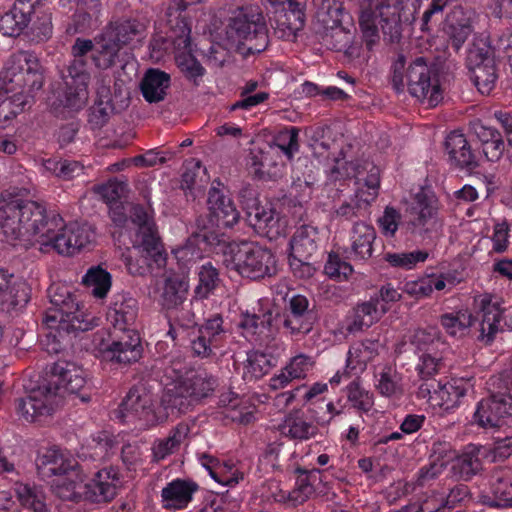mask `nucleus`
<instances>
[{
	"label": "nucleus",
	"mask_w": 512,
	"mask_h": 512,
	"mask_svg": "<svg viewBox=\"0 0 512 512\" xmlns=\"http://www.w3.org/2000/svg\"><path fill=\"white\" fill-rule=\"evenodd\" d=\"M68 394L79 396L83 402L90 400L82 368L58 360L46 366L38 384L31 387L25 397L16 400L17 413L27 422H39L42 417L51 416Z\"/></svg>",
	"instance_id": "1"
},
{
	"label": "nucleus",
	"mask_w": 512,
	"mask_h": 512,
	"mask_svg": "<svg viewBox=\"0 0 512 512\" xmlns=\"http://www.w3.org/2000/svg\"><path fill=\"white\" fill-rule=\"evenodd\" d=\"M50 307L43 322L51 331L42 344L48 353H59L63 349L65 335L85 332L97 325L96 318L86 314L80 307L76 295L65 285L52 284L48 288Z\"/></svg>",
	"instance_id": "2"
},
{
	"label": "nucleus",
	"mask_w": 512,
	"mask_h": 512,
	"mask_svg": "<svg viewBox=\"0 0 512 512\" xmlns=\"http://www.w3.org/2000/svg\"><path fill=\"white\" fill-rule=\"evenodd\" d=\"M138 301L122 295L113 304L109 317L113 329L109 333V343L100 349L104 361L118 365L137 362L143 352L139 333L131 328L138 316Z\"/></svg>",
	"instance_id": "3"
},
{
	"label": "nucleus",
	"mask_w": 512,
	"mask_h": 512,
	"mask_svg": "<svg viewBox=\"0 0 512 512\" xmlns=\"http://www.w3.org/2000/svg\"><path fill=\"white\" fill-rule=\"evenodd\" d=\"M391 73L396 92H403L407 86L410 95L428 107H436L443 100L438 69L428 64L426 58L416 57L406 68V57L399 53L392 62Z\"/></svg>",
	"instance_id": "4"
},
{
	"label": "nucleus",
	"mask_w": 512,
	"mask_h": 512,
	"mask_svg": "<svg viewBox=\"0 0 512 512\" xmlns=\"http://www.w3.org/2000/svg\"><path fill=\"white\" fill-rule=\"evenodd\" d=\"M49 218L35 201L13 198L0 205V228L8 241H19L25 248L39 245Z\"/></svg>",
	"instance_id": "5"
},
{
	"label": "nucleus",
	"mask_w": 512,
	"mask_h": 512,
	"mask_svg": "<svg viewBox=\"0 0 512 512\" xmlns=\"http://www.w3.org/2000/svg\"><path fill=\"white\" fill-rule=\"evenodd\" d=\"M358 24L362 41L369 51L384 41L393 44L402 38L400 8L395 0H365L359 8Z\"/></svg>",
	"instance_id": "6"
},
{
	"label": "nucleus",
	"mask_w": 512,
	"mask_h": 512,
	"mask_svg": "<svg viewBox=\"0 0 512 512\" xmlns=\"http://www.w3.org/2000/svg\"><path fill=\"white\" fill-rule=\"evenodd\" d=\"M45 68L33 51L13 53L0 73V89L13 98L29 100L45 81Z\"/></svg>",
	"instance_id": "7"
},
{
	"label": "nucleus",
	"mask_w": 512,
	"mask_h": 512,
	"mask_svg": "<svg viewBox=\"0 0 512 512\" xmlns=\"http://www.w3.org/2000/svg\"><path fill=\"white\" fill-rule=\"evenodd\" d=\"M225 33L228 40L249 54L263 52L269 45L266 19L258 6H242L232 11Z\"/></svg>",
	"instance_id": "8"
},
{
	"label": "nucleus",
	"mask_w": 512,
	"mask_h": 512,
	"mask_svg": "<svg viewBox=\"0 0 512 512\" xmlns=\"http://www.w3.org/2000/svg\"><path fill=\"white\" fill-rule=\"evenodd\" d=\"M223 264L249 279L270 277L276 273V259L271 250L252 242H230L223 248Z\"/></svg>",
	"instance_id": "9"
},
{
	"label": "nucleus",
	"mask_w": 512,
	"mask_h": 512,
	"mask_svg": "<svg viewBox=\"0 0 512 512\" xmlns=\"http://www.w3.org/2000/svg\"><path fill=\"white\" fill-rule=\"evenodd\" d=\"M39 237L40 251L54 249L61 255L72 256L93 241L94 231L88 224L72 222L64 225L61 216L53 214Z\"/></svg>",
	"instance_id": "10"
},
{
	"label": "nucleus",
	"mask_w": 512,
	"mask_h": 512,
	"mask_svg": "<svg viewBox=\"0 0 512 512\" xmlns=\"http://www.w3.org/2000/svg\"><path fill=\"white\" fill-rule=\"evenodd\" d=\"M323 9L325 11L318 14L319 27L316 29L319 41L329 50L352 55L354 33L342 24L343 4L336 1L332 4L328 2Z\"/></svg>",
	"instance_id": "11"
},
{
	"label": "nucleus",
	"mask_w": 512,
	"mask_h": 512,
	"mask_svg": "<svg viewBox=\"0 0 512 512\" xmlns=\"http://www.w3.org/2000/svg\"><path fill=\"white\" fill-rule=\"evenodd\" d=\"M222 228L209 213L197 216L186 244L176 252L177 258L186 262L200 259L202 257L200 244L209 247L223 246L225 248L228 243H226L225 234L221 231Z\"/></svg>",
	"instance_id": "12"
},
{
	"label": "nucleus",
	"mask_w": 512,
	"mask_h": 512,
	"mask_svg": "<svg viewBox=\"0 0 512 512\" xmlns=\"http://www.w3.org/2000/svg\"><path fill=\"white\" fill-rule=\"evenodd\" d=\"M119 414L123 421L127 418L136 419L144 427L155 426L168 418L167 412L154 406L152 395L143 385H135L130 388L119 405Z\"/></svg>",
	"instance_id": "13"
},
{
	"label": "nucleus",
	"mask_w": 512,
	"mask_h": 512,
	"mask_svg": "<svg viewBox=\"0 0 512 512\" xmlns=\"http://www.w3.org/2000/svg\"><path fill=\"white\" fill-rule=\"evenodd\" d=\"M239 195L245 210L246 221L251 227L270 237L284 233L286 220L271 206L261 205L253 189L245 187L240 190Z\"/></svg>",
	"instance_id": "14"
},
{
	"label": "nucleus",
	"mask_w": 512,
	"mask_h": 512,
	"mask_svg": "<svg viewBox=\"0 0 512 512\" xmlns=\"http://www.w3.org/2000/svg\"><path fill=\"white\" fill-rule=\"evenodd\" d=\"M474 422L482 428H496L512 422V396L495 393L482 399L474 413Z\"/></svg>",
	"instance_id": "15"
},
{
	"label": "nucleus",
	"mask_w": 512,
	"mask_h": 512,
	"mask_svg": "<svg viewBox=\"0 0 512 512\" xmlns=\"http://www.w3.org/2000/svg\"><path fill=\"white\" fill-rule=\"evenodd\" d=\"M200 2L201 0H172L166 9L165 16L169 27L168 37L174 47L184 50L189 48L191 26L183 13L189 6Z\"/></svg>",
	"instance_id": "16"
},
{
	"label": "nucleus",
	"mask_w": 512,
	"mask_h": 512,
	"mask_svg": "<svg viewBox=\"0 0 512 512\" xmlns=\"http://www.w3.org/2000/svg\"><path fill=\"white\" fill-rule=\"evenodd\" d=\"M437 214V199L429 189L420 188L414 194L412 201L406 209L408 225L413 229L428 231L427 227L435 223Z\"/></svg>",
	"instance_id": "17"
},
{
	"label": "nucleus",
	"mask_w": 512,
	"mask_h": 512,
	"mask_svg": "<svg viewBox=\"0 0 512 512\" xmlns=\"http://www.w3.org/2000/svg\"><path fill=\"white\" fill-rule=\"evenodd\" d=\"M305 24L304 5L298 1H288V6L275 10L274 34L286 41H294Z\"/></svg>",
	"instance_id": "18"
},
{
	"label": "nucleus",
	"mask_w": 512,
	"mask_h": 512,
	"mask_svg": "<svg viewBox=\"0 0 512 512\" xmlns=\"http://www.w3.org/2000/svg\"><path fill=\"white\" fill-rule=\"evenodd\" d=\"M119 483V474L113 467L99 470L91 482L84 484L83 500L92 503L111 501L116 495Z\"/></svg>",
	"instance_id": "19"
},
{
	"label": "nucleus",
	"mask_w": 512,
	"mask_h": 512,
	"mask_svg": "<svg viewBox=\"0 0 512 512\" xmlns=\"http://www.w3.org/2000/svg\"><path fill=\"white\" fill-rule=\"evenodd\" d=\"M207 207L211 217L223 228L233 227L240 219V213L233 200L215 187L209 190Z\"/></svg>",
	"instance_id": "20"
},
{
	"label": "nucleus",
	"mask_w": 512,
	"mask_h": 512,
	"mask_svg": "<svg viewBox=\"0 0 512 512\" xmlns=\"http://www.w3.org/2000/svg\"><path fill=\"white\" fill-rule=\"evenodd\" d=\"M105 29L123 48L141 42L146 37L147 26L137 18H120L110 22Z\"/></svg>",
	"instance_id": "21"
},
{
	"label": "nucleus",
	"mask_w": 512,
	"mask_h": 512,
	"mask_svg": "<svg viewBox=\"0 0 512 512\" xmlns=\"http://www.w3.org/2000/svg\"><path fill=\"white\" fill-rule=\"evenodd\" d=\"M38 474L42 478L70 475L74 470H82V464L74 459H66L58 450H47L37 462Z\"/></svg>",
	"instance_id": "22"
},
{
	"label": "nucleus",
	"mask_w": 512,
	"mask_h": 512,
	"mask_svg": "<svg viewBox=\"0 0 512 512\" xmlns=\"http://www.w3.org/2000/svg\"><path fill=\"white\" fill-rule=\"evenodd\" d=\"M473 29L470 19L465 15L462 8H455L447 14L443 32L447 36L448 43L458 52Z\"/></svg>",
	"instance_id": "23"
},
{
	"label": "nucleus",
	"mask_w": 512,
	"mask_h": 512,
	"mask_svg": "<svg viewBox=\"0 0 512 512\" xmlns=\"http://www.w3.org/2000/svg\"><path fill=\"white\" fill-rule=\"evenodd\" d=\"M445 149L450 160L459 168L468 171L478 167V161L472 152L470 144L462 133L451 132L445 140Z\"/></svg>",
	"instance_id": "24"
},
{
	"label": "nucleus",
	"mask_w": 512,
	"mask_h": 512,
	"mask_svg": "<svg viewBox=\"0 0 512 512\" xmlns=\"http://www.w3.org/2000/svg\"><path fill=\"white\" fill-rule=\"evenodd\" d=\"M199 489L192 480L176 479L162 489L161 497L164 508L182 509L192 500L193 494Z\"/></svg>",
	"instance_id": "25"
},
{
	"label": "nucleus",
	"mask_w": 512,
	"mask_h": 512,
	"mask_svg": "<svg viewBox=\"0 0 512 512\" xmlns=\"http://www.w3.org/2000/svg\"><path fill=\"white\" fill-rule=\"evenodd\" d=\"M122 47L106 29L95 37V50L91 59L100 70H108L117 65Z\"/></svg>",
	"instance_id": "26"
},
{
	"label": "nucleus",
	"mask_w": 512,
	"mask_h": 512,
	"mask_svg": "<svg viewBox=\"0 0 512 512\" xmlns=\"http://www.w3.org/2000/svg\"><path fill=\"white\" fill-rule=\"evenodd\" d=\"M318 229L311 225H301L292 236L289 246L291 256L303 259L315 258L318 252Z\"/></svg>",
	"instance_id": "27"
},
{
	"label": "nucleus",
	"mask_w": 512,
	"mask_h": 512,
	"mask_svg": "<svg viewBox=\"0 0 512 512\" xmlns=\"http://www.w3.org/2000/svg\"><path fill=\"white\" fill-rule=\"evenodd\" d=\"M481 313L477 340L484 345H491L495 340L496 334L502 331L500 326L502 311L497 304L491 303L490 300H482Z\"/></svg>",
	"instance_id": "28"
},
{
	"label": "nucleus",
	"mask_w": 512,
	"mask_h": 512,
	"mask_svg": "<svg viewBox=\"0 0 512 512\" xmlns=\"http://www.w3.org/2000/svg\"><path fill=\"white\" fill-rule=\"evenodd\" d=\"M170 82L171 78L168 73L155 68L148 69L140 83L144 99L149 103L163 101Z\"/></svg>",
	"instance_id": "29"
},
{
	"label": "nucleus",
	"mask_w": 512,
	"mask_h": 512,
	"mask_svg": "<svg viewBox=\"0 0 512 512\" xmlns=\"http://www.w3.org/2000/svg\"><path fill=\"white\" fill-rule=\"evenodd\" d=\"M196 401L188 392L182 381H178L172 388H168L161 398V410L168 416L186 413Z\"/></svg>",
	"instance_id": "30"
},
{
	"label": "nucleus",
	"mask_w": 512,
	"mask_h": 512,
	"mask_svg": "<svg viewBox=\"0 0 512 512\" xmlns=\"http://www.w3.org/2000/svg\"><path fill=\"white\" fill-rule=\"evenodd\" d=\"M73 472L70 475H62L53 484V490L56 496L64 501L80 502L84 498V481L87 475L83 465L82 470Z\"/></svg>",
	"instance_id": "31"
},
{
	"label": "nucleus",
	"mask_w": 512,
	"mask_h": 512,
	"mask_svg": "<svg viewBox=\"0 0 512 512\" xmlns=\"http://www.w3.org/2000/svg\"><path fill=\"white\" fill-rule=\"evenodd\" d=\"M350 255L353 260H367L372 256L375 229L365 222H356L353 226Z\"/></svg>",
	"instance_id": "32"
},
{
	"label": "nucleus",
	"mask_w": 512,
	"mask_h": 512,
	"mask_svg": "<svg viewBox=\"0 0 512 512\" xmlns=\"http://www.w3.org/2000/svg\"><path fill=\"white\" fill-rule=\"evenodd\" d=\"M374 199L375 193H366L365 190L359 189L349 201L343 202L335 210V216L345 221L365 218L369 214V207Z\"/></svg>",
	"instance_id": "33"
},
{
	"label": "nucleus",
	"mask_w": 512,
	"mask_h": 512,
	"mask_svg": "<svg viewBox=\"0 0 512 512\" xmlns=\"http://www.w3.org/2000/svg\"><path fill=\"white\" fill-rule=\"evenodd\" d=\"M313 365L311 358L304 354L294 356L281 370V373L271 379L273 389L284 388L294 379H303Z\"/></svg>",
	"instance_id": "34"
},
{
	"label": "nucleus",
	"mask_w": 512,
	"mask_h": 512,
	"mask_svg": "<svg viewBox=\"0 0 512 512\" xmlns=\"http://www.w3.org/2000/svg\"><path fill=\"white\" fill-rule=\"evenodd\" d=\"M495 507L512 506V469L501 468L494 471L491 483Z\"/></svg>",
	"instance_id": "35"
},
{
	"label": "nucleus",
	"mask_w": 512,
	"mask_h": 512,
	"mask_svg": "<svg viewBox=\"0 0 512 512\" xmlns=\"http://www.w3.org/2000/svg\"><path fill=\"white\" fill-rule=\"evenodd\" d=\"M32 16L23 8L14 4L9 11L0 17V32L4 36L18 37L28 28Z\"/></svg>",
	"instance_id": "36"
},
{
	"label": "nucleus",
	"mask_w": 512,
	"mask_h": 512,
	"mask_svg": "<svg viewBox=\"0 0 512 512\" xmlns=\"http://www.w3.org/2000/svg\"><path fill=\"white\" fill-rule=\"evenodd\" d=\"M276 316L278 329L282 326L292 336L308 334L317 320V314L276 312Z\"/></svg>",
	"instance_id": "37"
},
{
	"label": "nucleus",
	"mask_w": 512,
	"mask_h": 512,
	"mask_svg": "<svg viewBox=\"0 0 512 512\" xmlns=\"http://www.w3.org/2000/svg\"><path fill=\"white\" fill-rule=\"evenodd\" d=\"M240 326L253 335H269L278 330L277 316L271 310L260 314H245Z\"/></svg>",
	"instance_id": "38"
},
{
	"label": "nucleus",
	"mask_w": 512,
	"mask_h": 512,
	"mask_svg": "<svg viewBox=\"0 0 512 512\" xmlns=\"http://www.w3.org/2000/svg\"><path fill=\"white\" fill-rule=\"evenodd\" d=\"M113 111L114 105L110 90L107 87H102L98 91V99L89 109L88 123L92 129H99L108 122Z\"/></svg>",
	"instance_id": "39"
},
{
	"label": "nucleus",
	"mask_w": 512,
	"mask_h": 512,
	"mask_svg": "<svg viewBox=\"0 0 512 512\" xmlns=\"http://www.w3.org/2000/svg\"><path fill=\"white\" fill-rule=\"evenodd\" d=\"M478 452V449L473 447L452 462L451 473L455 479L467 481L480 472L482 463L478 457Z\"/></svg>",
	"instance_id": "40"
},
{
	"label": "nucleus",
	"mask_w": 512,
	"mask_h": 512,
	"mask_svg": "<svg viewBox=\"0 0 512 512\" xmlns=\"http://www.w3.org/2000/svg\"><path fill=\"white\" fill-rule=\"evenodd\" d=\"M467 391V386L462 381L443 383L442 388L438 390V394L433 396L431 405L451 410L461 403V399L466 396Z\"/></svg>",
	"instance_id": "41"
},
{
	"label": "nucleus",
	"mask_w": 512,
	"mask_h": 512,
	"mask_svg": "<svg viewBox=\"0 0 512 512\" xmlns=\"http://www.w3.org/2000/svg\"><path fill=\"white\" fill-rule=\"evenodd\" d=\"M471 80L482 95H490L495 89L499 74L496 62L469 67Z\"/></svg>",
	"instance_id": "42"
},
{
	"label": "nucleus",
	"mask_w": 512,
	"mask_h": 512,
	"mask_svg": "<svg viewBox=\"0 0 512 512\" xmlns=\"http://www.w3.org/2000/svg\"><path fill=\"white\" fill-rule=\"evenodd\" d=\"M466 61L468 68L496 62L495 49L491 46L487 36L479 35L473 38L467 52Z\"/></svg>",
	"instance_id": "43"
},
{
	"label": "nucleus",
	"mask_w": 512,
	"mask_h": 512,
	"mask_svg": "<svg viewBox=\"0 0 512 512\" xmlns=\"http://www.w3.org/2000/svg\"><path fill=\"white\" fill-rule=\"evenodd\" d=\"M137 236L140 238L145 257L151 259L158 267L164 265L166 262V253L156 226L150 228L149 231L137 233Z\"/></svg>",
	"instance_id": "44"
},
{
	"label": "nucleus",
	"mask_w": 512,
	"mask_h": 512,
	"mask_svg": "<svg viewBox=\"0 0 512 512\" xmlns=\"http://www.w3.org/2000/svg\"><path fill=\"white\" fill-rule=\"evenodd\" d=\"M280 431L292 439L306 440L317 433V427L304 420L298 413H291L281 424Z\"/></svg>",
	"instance_id": "45"
},
{
	"label": "nucleus",
	"mask_w": 512,
	"mask_h": 512,
	"mask_svg": "<svg viewBox=\"0 0 512 512\" xmlns=\"http://www.w3.org/2000/svg\"><path fill=\"white\" fill-rule=\"evenodd\" d=\"M95 38L93 40L77 38L71 47V54L74 57L72 64L69 66L68 71L71 77H80L86 79L87 75L84 74L85 60L84 57L91 53L94 54Z\"/></svg>",
	"instance_id": "46"
},
{
	"label": "nucleus",
	"mask_w": 512,
	"mask_h": 512,
	"mask_svg": "<svg viewBox=\"0 0 512 512\" xmlns=\"http://www.w3.org/2000/svg\"><path fill=\"white\" fill-rule=\"evenodd\" d=\"M82 283L92 288V294L97 298L106 297L111 288V274L101 266L90 267L82 278Z\"/></svg>",
	"instance_id": "47"
},
{
	"label": "nucleus",
	"mask_w": 512,
	"mask_h": 512,
	"mask_svg": "<svg viewBox=\"0 0 512 512\" xmlns=\"http://www.w3.org/2000/svg\"><path fill=\"white\" fill-rule=\"evenodd\" d=\"M30 300V288L25 281L17 280L9 283L0 295V301L7 306V309L18 310L23 308Z\"/></svg>",
	"instance_id": "48"
},
{
	"label": "nucleus",
	"mask_w": 512,
	"mask_h": 512,
	"mask_svg": "<svg viewBox=\"0 0 512 512\" xmlns=\"http://www.w3.org/2000/svg\"><path fill=\"white\" fill-rule=\"evenodd\" d=\"M188 293V283L183 279L174 277L165 281L161 295L162 304L167 309H173L181 305Z\"/></svg>",
	"instance_id": "49"
},
{
	"label": "nucleus",
	"mask_w": 512,
	"mask_h": 512,
	"mask_svg": "<svg viewBox=\"0 0 512 512\" xmlns=\"http://www.w3.org/2000/svg\"><path fill=\"white\" fill-rule=\"evenodd\" d=\"M175 49L181 52L176 58L180 71L186 79L192 81L195 86H198L199 80L205 73V68L191 54V44L185 50L178 47H175Z\"/></svg>",
	"instance_id": "50"
},
{
	"label": "nucleus",
	"mask_w": 512,
	"mask_h": 512,
	"mask_svg": "<svg viewBox=\"0 0 512 512\" xmlns=\"http://www.w3.org/2000/svg\"><path fill=\"white\" fill-rule=\"evenodd\" d=\"M52 30L53 26L51 15L40 10L32 16V21L25 33L32 42L41 43L47 41L51 37Z\"/></svg>",
	"instance_id": "51"
},
{
	"label": "nucleus",
	"mask_w": 512,
	"mask_h": 512,
	"mask_svg": "<svg viewBox=\"0 0 512 512\" xmlns=\"http://www.w3.org/2000/svg\"><path fill=\"white\" fill-rule=\"evenodd\" d=\"M15 491L22 506L31 509L33 512L48 511L45 496L41 489L27 484H18Z\"/></svg>",
	"instance_id": "52"
},
{
	"label": "nucleus",
	"mask_w": 512,
	"mask_h": 512,
	"mask_svg": "<svg viewBox=\"0 0 512 512\" xmlns=\"http://www.w3.org/2000/svg\"><path fill=\"white\" fill-rule=\"evenodd\" d=\"M198 276L199 283L194 290V297L206 299L220 282L218 270L211 263H207L201 266Z\"/></svg>",
	"instance_id": "53"
},
{
	"label": "nucleus",
	"mask_w": 512,
	"mask_h": 512,
	"mask_svg": "<svg viewBox=\"0 0 512 512\" xmlns=\"http://www.w3.org/2000/svg\"><path fill=\"white\" fill-rule=\"evenodd\" d=\"M441 325L451 336H462L465 331L472 326L474 317L468 311H459L457 313H446L440 317Z\"/></svg>",
	"instance_id": "54"
},
{
	"label": "nucleus",
	"mask_w": 512,
	"mask_h": 512,
	"mask_svg": "<svg viewBox=\"0 0 512 512\" xmlns=\"http://www.w3.org/2000/svg\"><path fill=\"white\" fill-rule=\"evenodd\" d=\"M181 381L196 402L209 396L216 385V379L206 373H197Z\"/></svg>",
	"instance_id": "55"
},
{
	"label": "nucleus",
	"mask_w": 512,
	"mask_h": 512,
	"mask_svg": "<svg viewBox=\"0 0 512 512\" xmlns=\"http://www.w3.org/2000/svg\"><path fill=\"white\" fill-rule=\"evenodd\" d=\"M187 435V428L182 425H178L171 430L168 437L159 440L153 446V454L157 460L164 459L167 455L174 452L179 447L181 442Z\"/></svg>",
	"instance_id": "56"
},
{
	"label": "nucleus",
	"mask_w": 512,
	"mask_h": 512,
	"mask_svg": "<svg viewBox=\"0 0 512 512\" xmlns=\"http://www.w3.org/2000/svg\"><path fill=\"white\" fill-rule=\"evenodd\" d=\"M271 361L269 357L262 352L252 351L247 354V360L244 366V376L252 379H259L269 372Z\"/></svg>",
	"instance_id": "57"
},
{
	"label": "nucleus",
	"mask_w": 512,
	"mask_h": 512,
	"mask_svg": "<svg viewBox=\"0 0 512 512\" xmlns=\"http://www.w3.org/2000/svg\"><path fill=\"white\" fill-rule=\"evenodd\" d=\"M428 256L427 251L415 250L405 253H386L384 259L393 267L412 269L417 263L426 261Z\"/></svg>",
	"instance_id": "58"
},
{
	"label": "nucleus",
	"mask_w": 512,
	"mask_h": 512,
	"mask_svg": "<svg viewBox=\"0 0 512 512\" xmlns=\"http://www.w3.org/2000/svg\"><path fill=\"white\" fill-rule=\"evenodd\" d=\"M347 399L352 407L359 412L367 413L374 405L373 396L362 388L359 383L351 382L347 388Z\"/></svg>",
	"instance_id": "59"
},
{
	"label": "nucleus",
	"mask_w": 512,
	"mask_h": 512,
	"mask_svg": "<svg viewBox=\"0 0 512 512\" xmlns=\"http://www.w3.org/2000/svg\"><path fill=\"white\" fill-rule=\"evenodd\" d=\"M314 407L311 409L313 420L320 426L328 425L332 419L340 415L345 405L341 403L340 400L335 404L334 402H328L324 404L323 402H316L313 404Z\"/></svg>",
	"instance_id": "60"
},
{
	"label": "nucleus",
	"mask_w": 512,
	"mask_h": 512,
	"mask_svg": "<svg viewBox=\"0 0 512 512\" xmlns=\"http://www.w3.org/2000/svg\"><path fill=\"white\" fill-rule=\"evenodd\" d=\"M299 129L296 127L286 128L280 131L274 139V144L288 159H292L294 153L299 150Z\"/></svg>",
	"instance_id": "61"
},
{
	"label": "nucleus",
	"mask_w": 512,
	"mask_h": 512,
	"mask_svg": "<svg viewBox=\"0 0 512 512\" xmlns=\"http://www.w3.org/2000/svg\"><path fill=\"white\" fill-rule=\"evenodd\" d=\"M223 318L220 314H215L207 319L205 323L199 328L198 332L204 334L207 338L216 343L218 346L226 335V330L223 326Z\"/></svg>",
	"instance_id": "62"
},
{
	"label": "nucleus",
	"mask_w": 512,
	"mask_h": 512,
	"mask_svg": "<svg viewBox=\"0 0 512 512\" xmlns=\"http://www.w3.org/2000/svg\"><path fill=\"white\" fill-rule=\"evenodd\" d=\"M360 175L361 170L358 162L335 159V165L329 172V179L334 182L352 177L360 179Z\"/></svg>",
	"instance_id": "63"
},
{
	"label": "nucleus",
	"mask_w": 512,
	"mask_h": 512,
	"mask_svg": "<svg viewBox=\"0 0 512 512\" xmlns=\"http://www.w3.org/2000/svg\"><path fill=\"white\" fill-rule=\"evenodd\" d=\"M207 182L206 169L200 162H197L193 168L187 169L182 175V187L189 190H201Z\"/></svg>",
	"instance_id": "64"
}]
</instances>
